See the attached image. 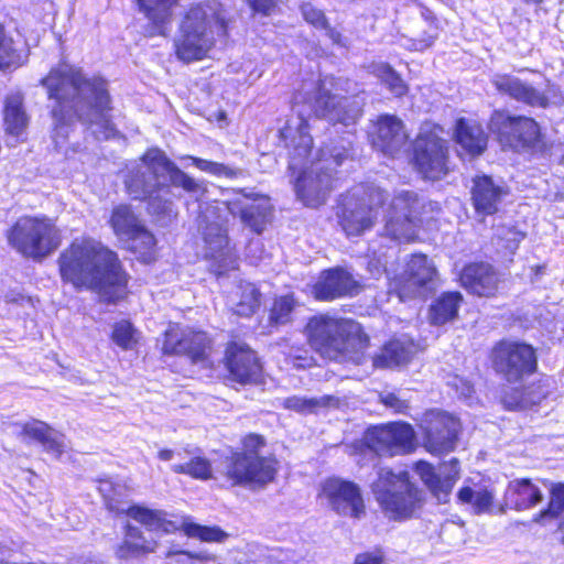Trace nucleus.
Here are the masks:
<instances>
[{
	"label": "nucleus",
	"instance_id": "35",
	"mask_svg": "<svg viewBox=\"0 0 564 564\" xmlns=\"http://www.w3.org/2000/svg\"><path fill=\"white\" fill-rule=\"evenodd\" d=\"M413 354V344L402 339H393L386 344L381 352L372 358L376 368H391L406 364Z\"/></svg>",
	"mask_w": 564,
	"mask_h": 564
},
{
	"label": "nucleus",
	"instance_id": "20",
	"mask_svg": "<svg viewBox=\"0 0 564 564\" xmlns=\"http://www.w3.org/2000/svg\"><path fill=\"white\" fill-rule=\"evenodd\" d=\"M208 349L209 338L203 332H194L177 324H171L164 333L162 345L164 355L186 356L193 364H205Z\"/></svg>",
	"mask_w": 564,
	"mask_h": 564
},
{
	"label": "nucleus",
	"instance_id": "7",
	"mask_svg": "<svg viewBox=\"0 0 564 564\" xmlns=\"http://www.w3.org/2000/svg\"><path fill=\"white\" fill-rule=\"evenodd\" d=\"M371 491L390 520H406L422 505V491L410 480L406 470L397 473L388 467L379 468L377 479L371 484Z\"/></svg>",
	"mask_w": 564,
	"mask_h": 564
},
{
	"label": "nucleus",
	"instance_id": "59",
	"mask_svg": "<svg viewBox=\"0 0 564 564\" xmlns=\"http://www.w3.org/2000/svg\"><path fill=\"white\" fill-rule=\"evenodd\" d=\"M99 490L101 491V494L104 495V497L108 500L107 501V506L110 510H115V507L112 506L111 503V499L109 497V492L111 490V482L109 481H105L101 484ZM116 512L117 513H127V510H123V509H116Z\"/></svg>",
	"mask_w": 564,
	"mask_h": 564
},
{
	"label": "nucleus",
	"instance_id": "31",
	"mask_svg": "<svg viewBox=\"0 0 564 564\" xmlns=\"http://www.w3.org/2000/svg\"><path fill=\"white\" fill-rule=\"evenodd\" d=\"M21 427V436L40 443L45 452L55 457H59L66 448L64 435L42 421L32 420L23 423Z\"/></svg>",
	"mask_w": 564,
	"mask_h": 564
},
{
	"label": "nucleus",
	"instance_id": "41",
	"mask_svg": "<svg viewBox=\"0 0 564 564\" xmlns=\"http://www.w3.org/2000/svg\"><path fill=\"white\" fill-rule=\"evenodd\" d=\"M180 0H135L139 11L155 26L169 22Z\"/></svg>",
	"mask_w": 564,
	"mask_h": 564
},
{
	"label": "nucleus",
	"instance_id": "49",
	"mask_svg": "<svg viewBox=\"0 0 564 564\" xmlns=\"http://www.w3.org/2000/svg\"><path fill=\"white\" fill-rule=\"evenodd\" d=\"M371 256L368 261V270L373 278H379L383 273L389 275L388 259H393L397 251L393 247H389L384 252L378 253L375 247L370 248Z\"/></svg>",
	"mask_w": 564,
	"mask_h": 564
},
{
	"label": "nucleus",
	"instance_id": "26",
	"mask_svg": "<svg viewBox=\"0 0 564 564\" xmlns=\"http://www.w3.org/2000/svg\"><path fill=\"white\" fill-rule=\"evenodd\" d=\"M359 284L352 275L341 268L323 271L313 286L314 296L319 301L352 296L358 293Z\"/></svg>",
	"mask_w": 564,
	"mask_h": 564
},
{
	"label": "nucleus",
	"instance_id": "3",
	"mask_svg": "<svg viewBox=\"0 0 564 564\" xmlns=\"http://www.w3.org/2000/svg\"><path fill=\"white\" fill-rule=\"evenodd\" d=\"M59 273L76 289L96 291L106 302L123 297L128 282L115 252L100 241L83 237L75 239L58 258Z\"/></svg>",
	"mask_w": 564,
	"mask_h": 564
},
{
	"label": "nucleus",
	"instance_id": "25",
	"mask_svg": "<svg viewBox=\"0 0 564 564\" xmlns=\"http://www.w3.org/2000/svg\"><path fill=\"white\" fill-rule=\"evenodd\" d=\"M415 471L440 502L447 501L448 495L459 478V465L455 458L442 464L438 473L431 464L421 460L415 464Z\"/></svg>",
	"mask_w": 564,
	"mask_h": 564
},
{
	"label": "nucleus",
	"instance_id": "30",
	"mask_svg": "<svg viewBox=\"0 0 564 564\" xmlns=\"http://www.w3.org/2000/svg\"><path fill=\"white\" fill-rule=\"evenodd\" d=\"M505 192L496 185L490 176L482 175L474 178L471 199L477 213L492 215L498 210Z\"/></svg>",
	"mask_w": 564,
	"mask_h": 564
},
{
	"label": "nucleus",
	"instance_id": "39",
	"mask_svg": "<svg viewBox=\"0 0 564 564\" xmlns=\"http://www.w3.org/2000/svg\"><path fill=\"white\" fill-rule=\"evenodd\" d=\"M463 301L459 292H447L442 294L431 306L430 318L434 325H443L457 316L458 308Z\"/></svg>",
	"mask_w": 564,
	"mask_h": 564
},
{
	"label": "nucleus",
	"instance_id": "5",
	"mask_svg": "<svg viewBox=\"0 0 564 564\" xmlns=\"http://www.w3.org/2000/svg\"><path fill=\"white\" fill-rule=\"evenodd\" d=\"M310 345L323 358L337 362L364 364L369 339L360 324L327 315L314 316L307 324Z\"/></svg>",
	"mask_w": 564,
	"mask_h": 564
},
{
	"label": "nucleus",
	"instance_id": "44",
	"mask_svg": "<svg viewBox=\"0 0 564 564\" xmlns=\"http://www.w3.org/2000/svg\"><path fill=\"white\" fill-rule=\"evenodd\" d=\"M457 497L460 502L471 505L475 513L488 512L494 502V494L487 488L464 487L458 491Z\"/></svg>",
	"mask_w": 564,
	"mask_h": 564
},
{
	"label": "nucleus",
	"instance_id": "16",
	"mask_svg": "<svg viewBox=\"0 0 564 564\" xmlns=\"http://www.w3.org/2000/svg\"><path fill=\"white\" fill-rule=\"evenodd\" d=\"M365 443L379 456L405 455L415 447V433L408 423L391 422L369 427L365 433Z\"/></svg>",
	"mask_w": 564,
	"mask_h": 564
},
{
	"label": "nucleus",
	"instance_id": "56",
	"mask_svg": "<svg viewBox=\"0 0 564 564\" xmlns=\"http://www.w3.org/2000/svg\"><path fill=\"white\" fill-rule=\"evenodd\" d=\"M254 13L270 15L276 7L275 0H245Z\"/></svg>",
	"mask_w": 564,
	"mask_h": 564
},
{
	"label": "nucleus",
	"instance_id": "40",
	"mask_svg": "<svg viewBox=\"0 0 564 564\" xmlns=\"http://www.w3.org/2000/svg\"><path fill=\"white\" fill-rule=\"evenodd\" d=\"M110 225L118 237L127 239L142 226V223L130 206L119 205L112 210Z\"/></svg>",
	"mask_w": 564,
	"mask_h": 564
},
{
	"label": "nucleus",
	"instance_id": "24",
	"mask_svg": "<svg viewBox=\"0 0 564 564\" xmlns=\"http://www.w3.org/2000/svg\"><path fill=\"white\" fill-rule=\"evenodd\" d=\"M226 365L232 380L241 383H258L262 377V367L253 350L236 343L226 350Z\"/></svg>",
	"mask_w": 564,
	"mask_h": 564
},
{
	"label": "nucleus",
	"instance_id": "23",
	"mask_svg": "<svg viewBox=\"0 0 564 564\" xmlns=\"http://www.w3.org/2000/svg\"><path fill=\"white\" fill-rule=\"evenodd\" d=\"M228 210L232 215H239L241 221L253 232L261 234L271 219L272 206L264 196L250 197L239 195L227 203Z\"/></svg>",
	"mask_w": 564,
	"mask_h": 564
},
{
	"label": "nucleus",
	"instance_id": "45",
	"mask_svg": "<svg viewBox=\"0 0 564 564\" xmlns=\"http://www.w3.org/2000/svg\"><path fill=\"white\" fill-rule=\"evenodd\" d=\"M422 17L425 22V28L422 30V33L411 39L408 45L410 50L420 52L430 48L440 34L437 21L432 17V12L426 10L422 12Z\"/></svg>",
	"mask_w": 564,
	"mask_h": 564
},
{
	"label": "nucleus",
	"instance_id": "48",
	"mask_svg": "<svg viewBox=\"0 0 564 564\" xmlns=\"http://www.w3.org/2000/svg\"><path fill=\"white\" fill-rule=\"evenodd\" d=\"M112 341L123 350H130L137 344L135 329L128 321L115 323L111 333Z\"/></svg>",
	"mask_w": 564,
	"mask_h": 564
},
{
	"label": "nucleus",
	"instance_id": "36",
	"mask_svg": "<svg viewBox=\"0 0 564 564\" xmlns=\"http://www.w3.org/2000/svg\"><path fill=\"white\" fill-rule=\"evenodd\" d=\"M29 118L23 109L22 95H9L4 104V129L8 134L19 139L25 131Z\"/></svg>",
	"mask_w": 564,
	"mask_h": 564
},
{
	"label": "nucleus",
	"instance_id": "6",
	"mask_svg": "<svg viewBox=\"0 0 564 564\" xmlns=\"http://www.w3.org/2000/svg\"><path fill=\"white\" fill-rule=\"evenodd\" d=\"M227 25L218 2L192 6L174 40L175 54L184 63L200 61L214 47L216 36H225Z\"/></svg>",
	"mask_w": 564,
	"mask_h": 564
},
{
	"label": "nucleus",
	"instance_id": "19",
	"mask_svg": "<svg viewBox=\"0 0 564 564\" xmlns=\"http://www.w3.org/2000/svg\"><path fill=\"white\" fill-rule=\"evenodd\" d=\"M419 202L413 192L401 191L391 202L386 232L393 240L410 241L416 236Z\"/></svg>",
	"mask_w": 564,
	"mask_h": 564
},
{
	"label": "nucleus",
	"instance_id": "46",
	"mask_svg": "<svg viewBox=\"0 0 564 564\" xmlns=\"http://www.w3.org/2000/svg\"><path fill=\"white\" fill-rule=\"evenodd\" d=\"M126 240L129 243V249L139 253L144 260L151 258L155 247V238L143 225Z\"/></svg>",
	"mask_w": 564,
	"mask_h": 564
},
{
	"label": "nucleus",
	"instance_id": "53",
	"mask_svg": "<svg viewBox=\"0 0 564 564\" xmlns=\"http://www.w3.org/2000/svg\"><path fill=\"white\" fill-rule=\"evenodd\" d=\"M301 10L306 22L311 23L317 29H327L328 22L322 10L313 7L310 3L303 4Z\"/></svg>",
	"mask_w": 564,
	"mask_h": 564
},
{
	"label": "nucleus",
	"instance_id": "34",
	"mask_svg": "<svg viewBox=\"0 0 564 564\" xmlns=\"http://www.w3.org/2000/svg\"><path fill=\"white\" fill-rule=\"evenodd\" d=\"M260 296L254 284L241 281L229 293L227 303L236 315L249 317L259 308Z\"/></svg>",
	"mask_w": 564,
	"mask_h": 564
},
{
	"label": "nucleus",
	"instance_id": "58",
	"mask_svg": "<svg viewBox=\"0 0 564 564\" xmlns=\"http://www.w3.org/2000/svg\"><path fill=\"white\" fill-rule=\"evenodd\" d=\"M506 235H507L506 238H502L499 236V239L506 240V246H505L506 249L510 253H514V251L519 247L520 241L523 239L524 236L521 232L512 230V229H508Z\"/></svg>",
	"mask_w": 564,
	"mask_h": 564
},
{
	"label": "nucleus",
	"instance_id": "11",
	"mask_svg": "<svg viewBox=\"0 0 564 564\" xmlns=\"http://www.w3.org/2000/svg\"><path fill=\"white\" fill-rule=\"evenodd\" d=\"M245 453L234 454L226 463V475L236 485L263 486L274 479L276 460L273 457L260 456L256 451L264 445L259 435L245 438Z\"/></svg>",
	"mask_w": 564,
	"mask_h": 564
},
{
	"label": "nucleus",
	"instance_id": "1",
	"mask_svg": "<svg viewBox=\"0 0 564 564\" xmlns=\"http://www.w3.org/2000/svg\"><path fill=\"white\" fill-rule=\"evenodd\" d=\"M52 107L54 122L53 140L63 148L76 121L88 124L97 139H109L116 134L111 121V98L107 82L97 75L88 76L82 68L61 63L41 79Z\"/></svg>",
	"mask_w": 564,
	"mask_h": 564
},
{
	"label": "nucleus",
	"instance_id": "17",
	"mask_svg": "<svg viewBox=\"0 0 564 564\" xmlns=\"http://www.w3.org/2000/svg\"><path fill=\"white\" fill-rule=\"evenodd\" d=\"M492 364L509 382H517L535 371L536 356L524 343L500 341L492 350Z\"/></svg>",
	"mask_w": 564,
	"mask_h": 564
},
{
	"label": "nucleus",
	"instance_id": "63",
	"mask_svg": "<svg viewBox=\"0 0 564 564\" xmlns=\"http://www.w3.org/2000/svg\"><path fill=\"white\" fill-rule=\"evenodd\" d=\"M543 269H544L543 267H538V268H536V274H538V273H541V272L543 271Z\"/></svg>",
	"mask_w": 564,
	"mask_h": 564
},
{
	"label": "nucleus",
	"instance_id": "18",
	"mask_svg": "<svg viewBox=\"0 0 564 564\" xmlns=\"http://www.w3.org/2000/svg\"><path fill=\"white\" fill-rule=\"evenodd\" d=\"M436 278V268L425 254H412L402 275L395 279L393 290L401 300L422 296L433 289Z\"/></svg>",
	"mask_w": 564,
	"mask_h": 564
},
{
	"label": "nucleus",
	"instance_id": "42",
	"mask_svg": "<svg viewBox=\"0 0 564 564\" xmlns=\"http://www.w3.org/2000/svg\"><path fill=\"white\" fill-rule=\"evenodd\" d=\"M369 69L395 97H401L408 93L406 84L389 64L373 63L369 66Z\"/></svg>",
	"mask_w": 564,
	"mask_h": 564
},
{
	"label": "nucleus",
	"instance_id": "28",
	"mask_svg": "<svg viewBox=\"0 0 564 564\" xmlns=\"http://www.w3.org/2000/svg\"><path fill=\"white\" fill-rule=\"evenodd\" d=\"M408 135L403 123L395 116L383 115L378 119L372 144L387 155H393L405 144Z\"/></svg>",
	"mask_w": 564,
	"mask_h": 564
},
{
	"label": "nucleus",
	"instance_id": "43",
	"mask_svg": "<svg viewBox=\"0 0 564 564\" xmlns=\"http://www.w3.org/2000/svg\"><path fill=\"white\" fill-rule=\"evenodd\" d=\"M334 402L335 399L330 395L318 398L292 395L283 400V406L301 414H310L316 413L322 408L330 406Z\"/></svg>",
	"mask_w": 564,
	"mask_h": 564
},
{
	"label": "nucleus",
	"instance_id": "51",
	"mask_svg": "<svg viewBox=\"0 0 564 564\" xmlns=\"http://www.w3.org/2000/svg\"><path fill=\"white\" fill-rule=\"evenodd\" d=\"M295 300L292 294L278 297L271 310V319L276 324H285L290 321V315L295 306Z\"/></svg>",
	"mask_w": 564,
	"mask_h": 564
},
{
	"label": "nucleus",
	"instance_id": "2",
	"mask_svg": "<svg viewBox=\"0 0 564 564\" xmlns=\"http://www.w3.org/2000/svg\"><path fill=\"white\" fill-rule=\"evenodd\" d=\"M280 140L289 149V170L299 172L295 181L297 198L307 207H318L334 187L333 172L350 156L351 140L340 138L326 148L319 149L314 160H308L313 139L308 133L307 118L296 110L279 129Z\"/></svg>",
	"mask_w": 564,
	"mask_h": 564
},
{
	"label": "nucleus",
	"instance_id": "61",
	"mask_svg": "<svg viewBox=\"0 0 564 564\" xmlns=\"http://www.w3.org/2000/svg\"><path fill=\"white\" fill-rule=\"evenodd\" d=\"M174 456V452L172 449H162L159 452V458L161 460H171Z\"/></svg>",
	"mask_w": 564,
	"mask_h": 564
},
{
	"label": "nucleus",
	"instance_id": "52",
	"mask_svg": "<svg viewBox=\"0 0 564 564\" xmlns=\"http://www.w3.org/2000/svg\"><path fill=\"white\" fill-rule=\"evenodd\" d=\"M564 510V485L558 484L551 489V500L546 510L541 511L540 518L557 517Z\"/></svg>",
	"mask_w": 564,
	"mask_h": 564
},
{
	"label": "nucleus",
	"instance_id": "12",
	"mask_svg": "<svg viewBox=\"0 0 564 564\" xmlns=\"http://www.w3.org/2000/svg\"><path fill=\"white\" fill-rule=\"evenodd\" d=\"M198 228L205 242V256L213 260L212 271L218 276L237 268V258L229 246L224 219L215 206H206L200 210Z\"/></svg>",
	"mask_w": 564,
	"mask_h": 564
},
{
	"label": "nucleus",
	"instance_id": "21",
	"mask_svg": "<svg viewBox=\"0 0 564 564\" xmlns=\"http://www.w3.org/2000/svg\"><path fill=\"white\" fill-rule=\"evenodd\" d=\"M459 422L452 415L431 411L424 419V446L433 454L452 452L457 442Z\"/></svg>",
	"mask_w": 564,
	"mask_h": 564
},
{
	"label": "nucleus",
	"instance_id": "37",
	"mask_svg": "<svg viewBox=\"0 0 564 564\" xmlns=\"http://www.w3.org/2000/svg\"><path fill=\"white\" fill-rule=\"evenodd\" d=\"M158 547L153 538L144 536L143 532L128 524L123 543L118 547L117 555L121 558L135 557L141 554L155 552Z\"/></svg>",
	"mask_w": 564,
	"mask_h": 564
},
{
	"label": "nucleus",
	"instance_id": "64",
	"mask_svg": "<svg viewBox=\"0 0 564 564\" xmlns=\"http://www.w3.org/2000/svg\"><path fill=\"white\" fill-rule=\"evenodd\" d=\"M561 529L564 531V522L562 523Z\"/></svg>",
	"mask_w": 564,
	"mask_h": 564
},
{
	"label": "nucleus",
	"instance_id": "9",
	"mask_svg": "<svg viewBox=\"0 0 564 564\" xmlns=\"http://www.w3.org/2000/svg\"><path fill=\"white\" fill-rule=\"evenodd\" d=\"M9 245L24 257L42 260L61 245V232L46 216L20 217L8 230Z\"/></svg>",
	"mask_w": 564,
	"mask_h": 564
},
{
	"label": "nucleus",
	"instance_id": "38",
	"mask_svg": "<svg viewBox=\"0 0 564 564\" xmlns=\"http://www.w3.org/2000/svg\"><path fill=\"white\" fill-rule=\"evenodd\" d=\"M28 51L10 36L0 24V69L19 67L28 59Z\"/></svg>",
	"mask_w": 564,
	"mask_h": 564
},
{
	"label": "nucleus",
	"instance_id": "29",
	"mask_svg": "<svg viewBox=\"0 0 564 564\" xmlns=\"http://www.w3.org/2000/svg\"><path fill=\"white\" fill-rule=\"evenodd\" d=\"M462 285L478 296L494 295L498 286V275L494 268L484 262L470 263L460 273Z\"/></svg>",
	"mask_w": 564,
	"mask_h": 564
},
{
	"label": "nucleus",
	"instance_id": "50",
	"mask_svg": "<svg viewBox=\"0 0 564 564\" xmlns=\"http://www.w3.org/2000/svg\"><path fill=\"white\" fill-rule=\"evenodd\" d=\"M193 164L203 172L215 176H224L227 178H235L240 174V171L231 169L223 163L213 162L199 158L189 156Z\"/></svg>",
	"mask_w": 564,
	"mask_h": 564
},
{
	"label": "nucleus",
	"instance_id": "32",
	"mask_svg": "<svg viewBox=\"0 0 564 564\" xmlns=\"http://www.w3.org/2000/svg\"><path fill=\"white\" fill-rule=\"evenodd\" d=\"M455 139L473 156L481 154L487 147V135L481 126L465 118L456 122Z\"/></svg>",
	"mask_w": 564,
	"mask_h": 564
},
{
	"label": "nucleus",
	"instance_id": "55",
	"mask_svg": "<svg viewBox=\"0 0 564 564\" xmlns=\"http://www.w3.org/2000/svg\"><path fill=\"white\" fill-rule=\"evenodd\" d=\"M164 557L170 560L171 563L175 562L178 564H187L189 561L194 558H203V555L199 553H191L181 549L171 547L169 551L164 553Z\"/></svg>",
	"mask_w": 564,
	"mask_h": 564
},
{
	"label": "nucleus",
	"instance_id": "60",
	"mask_svg": "<svg viewBox=\"0 0 564 564\" xmlns=\"http://www.w3.org/2000/svg\"><path fill=\"white\" fill-rule=\"evenodd\" d=\"M325 30L327 32V35L332 39V41L335 44H340L341 43V35H340V33H338L337 31L330 29L328 24H327V29H325Z\"/></svg>",
	"mask_w": 564,
	"mask_h": 564
},
{
	"label": "nucleus",
	"instance_id": "10",
	"mask_svg": "<svg viewBox=\"0 0 564 564\" xmlns=\"http://www.w3.org/2000/svg\"><path fill=\"white\" fill-rule=\"evenodd\" d=\"M387 198L388 194L375 184L354 187L339 215L345 234L355 237L369 230L378 218V208Z\"/></svg>",
	"mask_w": 564,
	"mask_h": 564
},
{
	"label": "nucleus",
	"instance_id": "13",
	"mask_svg": "<svg viewBox=\"0 0 564 564\" xmlns=\"http://www.w3.org/2000/svg\"><path fill=\"white\" fill-rule=\"evenodd\" d=\"M127 514L144 525L149 532L173 533L183 530L188 538H196L204 542H223L228 536L218 527L200 525L189 521L188 518L167 520L165 512L161 510L132 506L127 510Z\"/></svg>",
	"mask_w": 564,
	"mask_h": 564
},
{
	"label": "nucleus",
	"instance_id": "4",
	"mask_svg": "<svg viewBox=\"0 0 564 564\" xmlns=\"http://www.w3.org/2000/svg\"><path fill=\"white\" fill-rule=\"evenodd\" d=\"M124 183L132 198L149 199L148 209L151 214L167 218L174 217L176 213L173 202L160 196L161 191L169 193L173 185L194 195L206 192L203 182L183 172L159 149L148 150L140 162L129 170Z\"/></svg>",
	"mask_w": 564,
	"mask_h": 564
},
{
	"label": "nucleus",
	"instance_id": "22",
	"mask_svg": "<svg viewBox=\"0 0 564 564\" xmlns=\"http://www.w3.org/2000/svg\"><path fill=\"white\" fill-rule=\"evenodd\" d=\"M323 495L336 513L360 519L365 514V502L359 487L347 480L329 478L323 484Z\"/></svg>",
	"mask_w": 564,
	"mask_h": 564
},
{
	"label": "nucleus",
	"instance_id": "15",
	"mask_svg": "<svg viewBox=\"0 0 564 564\" xmlns=\"http://www.w3.org/2000/svg\"><path fill=\"white\" fill-rule=\"evenodd\" d=\"M442 129L422 128L413 144V161L419 172L430 180L446 174L447 141L440 137Z\"/></svg>",
	"mask_w": 564,
	"mask_h": 564
},
{
	"label": "nucleus",
	"instance_id": "8",
	"mask_svg": "<svg viewBox=\"0 0 564 564\" xmlns=\"http://www.w3.org/2000/svg\"><path fill=\"white\" fill-rule=\"evenodd\" d=\"M334 88L335 78L332 76H325L318 82L305 80L294 95V108L305 104L318 118L345 126L355 123L361 113L359 101L333 93Z\"/></svg>",
	"mask_w": 564,
	"mask_h": 564
},
{
	"label": "nucleus",
	"instance_id": "14",
	"mask_svg": "<svg viewBox=\"0 0 564 564\" xmlns=\"http://www.w3.org/2000/svg\"><path fill=\"white\" fill-rule=\"evenodd\" d=\"M489 128L505 147L516 151L536 149L541 142L540 127L532 118L497 110L490 118Z\"/></svg>",
	"mask_w": 564,
	"mask_h": 564
},
{
	"label": "nucleus",
	"instance_id": "54",
	"mask_svg": "<svg viewBox=\"0 0 564 564\" xmlns=\"http://www.w3.org/2000/svg\"><path fill=\"white\" fill-rule=\"evenodd\" d=\"M380 401L395 413H404L409 409L406 400L401 399L393 392H382L380 394Z\"/></svg>",
	"mask_w": 564,
	"mask_h": 564
},
{
	"label": "nucleus",
	"instance_id": "47",
	"mask_svg": "<svg viewBox=\"0 0 564 564\" xmlns=\"http://www.w3.org/2000/svg\"><path fill=\"white\" fill-rule=\"evenodd\" d=\"M172 470L177 474H187L198 479L212 477V466L204 457H194L188 463L175 464L172 466Z\"/></svg>",
	"mask_w": 564,
	"mask_h": 564
},
{
	"label": "nucleus",
	"instance_id": "62",
	"mask_svg": "<svg viewBox=\"0 0 564 564\" xmlns=\"http://www.w3.org/2000/svg\"><path fill=\"white\" fill-rule=\"evenodd\" d=\"M523 2L525 3H533V4H539L541 3L543 0H522Z\"/></svg>",
	"mask_w": 564,
	"mask_h": 564
},
{
	"label": "nucleus",
	"instance_id": "33",
	"mask_svg": "<svg viewBox=\"0 0 564 564\" xmlns=\"http://www.w3.org/2000/svg\"><path fill=\"white\" fill-rule=\"evenodd\" d=\"M541 490L530 479H516L506 490L507 503L516 510H527L542 501Z\"/></svg>",
	"mask_w": 564,
	"mask_h": 564
},
{
	"label": "nucleus",
	"instance_id": "57",
	"mask_svg": "<svg viewBox=\"0 0 564 564\" xmlns=\"http://www.w3.org/2000/svg\"><path fill=\"white\" fill-rule=\"evenodd\" d=\"M355 564H386V561L382 552L377 550L358 554Z\"/></svg>",
	"mask_w": 564,
	"mask_h": 564
},
{
	"label": "nucleus",
	"instance_id": "27",
	"mask_svg": "<svg viewBox=\"0 0 564 564\" xmlns=\"http://www.w3.org/2000/svg\"><path fill=\"white\" fill-rule=\"evenodd\" d=\"M491 83L499 93L528 106L545 108L549 105L545 93L516 76L497 74L492 76Z\"/></svg>",
	"mask_w": 564,
	"mask_h": 564
}]
</instances>
